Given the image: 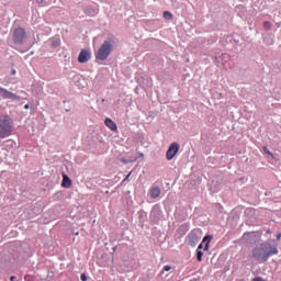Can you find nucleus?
<instances>
[{
  "label": "nucleus",
  "mask_w": 281,
  "mask_h": 281,
  "mask_svg": "<svg viewBox=\"0 0 281 281\" xmlns=\"http://www.w3.org/2000/svg\"><path fill=\"white\" fill-rule=\"evenodd\" d=\"M278 247L271 245L269 241L261 243L251 251L252 258H255L257 262L260 263L267 262L271 256H278Z\"/></svg>",
  "instance_id": "nucleus-1"
},
{
  "label": "nucleus",
  "mask_w": 281,
  "mask_h": 281,
  "mask_svg": "<svg viewBox=\"0 0 281 281\" xmlns=\"http://www.w3.org/2000/svg\"><path fill=\"white\" fill-rule=\"evenodd\" d=\"M113 45H115V41H104L103 44L100 46L98 53L95 54L97 60H106V58H109V56H111V53L113 52Z\"/></svg>",
  "instance_id": "nucleus-2"
},
{
  "label": "nucleus",
  "mask_w": 281,
  "mask_h": 281,
  "mask_svg": "<svg viewBox=\"0 0 281 281\" xmlns=\"http://www.w3.org/2000/svg\"><path fill=\"white\" fill-rule=\"evenodd\" d=\"M12 135V119L9 115L0 116V139Z\"/></svg>",
  "instance_id": "nucleus-3"
},
{
  "label": "nucleus",
  "mask_w": 281,
  "mask_h": 281,
  "mask_svg": "<svg viewBox=\"0 0 281 281\" xmlns=\"http://www.w3.org/2000/svg\"><path fill=\"white\" fill-rule=\"evenodd\" d=\"M201 238H203V231H201V228H194L188 234L187 243L191 247H196Z\"/></svg>",
  "instance_id": "nucleus-4"
},
{
  "label": "nucleus",
  "mask_w": 281,
  "mask_h": 281,
  "mask_svg": "<svg viewBox=\"0 0 281 281\" xmlns=\"http://www.w3.org/2000/svg\"><path fill=\"white\" fill-rule=\"evenodd\" d=\"M25 38H27V33L25 32V29L18 27L13 31V43L15 45H23L25 43Z\"/></svg>",
  "instance_id": "nucleus-5"
},
{
  "label": "nucleus",
  "mask_w": 281,
  "mask_h": 281,
  "mask_svg": "<svg viewBox=\"0 0 281 281\" xmlns=\"http://www.w3.org/2000/svg\"><path fill=\"white\" fill-rule=\"evenodd\" d=\"M0 97L2 98V100H12L13 102L21 100V97L14 94L13 92L9 91L3 87H0Z\"/></svg>",
  "instance_id": "nucleus-6"
},
{
  "label": "nucleus",
  "mask_w": 281,
  "mask_h": 281,
  "mask_svg": "<svg viewBox=\"0 0 281 281\" xmlns=\"http://www.w3.org/2000/svg\"><path fill=\"white\" fill-rule=\"evenodd\" d=\"M179 144L178 143H171L168 150H167V154H166V157L168 159V161H172V159H175V157L177 156V153H179Z\"/></svg>",
  "instance_id": "nucleus-7"
},
{
  "label": "nucleus",
  "mask_w": 281,
  "mask_h": 281,
  "mask_svg": "<svg viewBox=\"0 0 281 281\" xmlns=\"http://www.w3.org/2000/svg\"><path fill=\"white\" fill-rule=\"evenodd\" d=\"M91 60V50L82 49L78 56V63L85 64Z\"/></svg>",
  "instance_id": "nucleus-8"
},
{
  "label": "nucleus",
  "mask_w": 281,
  "mask_h": 281,
  "mask_svg": "<svg viewBox=\"0 0 281 281\" xmlns=\"http://www.w3.org/2000/svg\"><path fill=\"white\" fill-rule=\"evenodd\" d=\"M212 238H213L212 235H206V236L203 238L202 243L198 246L196 251H201V249H203V243H205L204 251H209V249H210V243H211ZM206 240H207V241H206Z\"/></svg>",
  "instance_id": "nucleus-9"
},
{
  "label": "nucleus",
  "mask_w": 281,
  "mask_h": 281,
  "mask_svg": "<svg viewBox=\"0 0 281 281\" xmlns=\"http://www.w3.org/2000/svg\"><path fill=\"white\" fill-rule=\"evenodd\" d=\"M188 232H190V223H184L180 225L177 229V234H179V236H186Z\"/></svg>",
  "instance_id": "nucleus-10"
},
{
  "label": "nucleus",
  "mask_w": 281,
  "mask_h": 281,
  "mask_svg": "<svg viewBox=\"0 0 281 281\" xmlns=\"http://www.w3.org/2000/svg\"><path fill=\"white\" fill-rule=\"evenodd\" d=\"M105 126L111 131H117V124H115L111 119H105Z\"/></svg>",
  "instance_id": "nucleus-11"
},
{
  "label": "nucleus",
  "mask_w": 281,
  "mask_h": 281,
  "mask_svg": "<svg viewBox=\"0 0 281 281\" xmlns=\"http://www.w3.org/2000/svg\"><path fill=\"white\" fill-rule=\"evenodd\" d=\"M159 194H161V189H159V187H154L150 189L151 199H158Z\"/></svg>",
  "instance_id": "nucleus-12"
},
{
  "label": "nucleus",
  "mask_w": 281,
  "mask_h": 281,
  "mask_svg": "<svg viewBox=\"0 0 281 281\" xmlns=\"http://www.w3.org/2000/svg\"><path fill=\"white\" fill-rule=\"evenodd\" d=\"M61 186L63 188H71V179H69V176L64 175Z\"/></svg>",
  "instance_id": "nucleus-13"
},
{
  "label": "nucleus",
  "mask_w": 281,
  "mask_h": 281,
  "mask_svg": "<svg viewBox=\"0 0 281 281\" xmlns=\"http://www.w3.org/2000/svg\"><path fill=\"white\" fill-rule=\"evenodd\" d=\"M85 12H86V14H88V16H94V14H95V9H93V8H91V7H87V8L85 9Z\"/></svg>",
  "instance_id": "nucleus-14"
},
{
  "label": "nucleus",
  "mask_w": 281,
  "mask_h": 281,
  "mask_svg": "<svg viewBox=\"0 0 281 281\" xmlns=\"http://www.w3.org/2000/svg\"><path fill=\"white\" fill-rule=\"evenodd\" d=\"M52 45H53V47H60V38H58V37H55V38H53L52 40Z\"/></svg>",
  "instance_id": "nucleus-15"
},
{
  "label": "nucleus",
  "mask_w": 281,
  "mask_h": 281,
  "mask_svg": "<svg viewBox=\"0 0 281 281\" xmlns=\"http://www.w3.org/2000/svg\"><path fill=\"white\" fill-rule=\"evenodd\" d=\"M218 58H222L221 63L223 65L224 63H227V60H229V55L227 53H224L221 56H218Z\"/></svg>",
  "instance_id": "nucleus-16"
},
{
  "label": "nucleus",
  "mask_w": 281,
  "mask_h": 281,
  "mask_svg": "<svg viewBox=\"0 0 281 281\" xmlns=\"http://www.w3.org/2000/svg\"><path fill=\"white\" fill-rule=\"evenodd\" d=\"M164 19H166L167 21H172V13L170 11H165Z\"/></svg>",
  "instance_id": "nucleus-17"
},
{
  "label": "nucleus",
  "mask_w": 281,
  "mask_h": 281,
  "mask_svg": "<svg viewBox=\"0 0 281 281\" xmlns=\"http://www.w3.org/2000/svg\"><path fill=\"white\" fill-rule=\"evenodd\" d=\"M196 260L198 262L203 260V250H196Z\"/></svg>",
  "instance_id": "nucleus-18"
},
{
  "label": "nucleus",
  "mask_w": 281,
  "mask_h": 281,
  "mask_svg": "<svg viewBox=\"0 0 281 281\" xmlns=\"http://www.w3.org/2000/svg\"><path fill=\"white\" fill-rule=\"evenodd\" d=\"M263 29L265 30H270L271 29V22H268V21L263 22Z\"/></svg>",
  "instance_id": "nucleus-19"
},
{
  "label": "nucleus",
  "mask_w": 281,
  "mask_h": 281,
  "mask_svg": "<svg viewBox=\"0 0 281 281\" xmlns=\"http://www.w3.org/2000/svg\"><path fill=\"white\" fill-rule=\"evenodd\" d=\"M170 269H172V267L170 266H165L162 271L160 272V276H164L165 271H170Z\"/></svg>",
  "instance_id": "nucleus-20"
},
{
  "label": "nucleus",
  "mask_w": 281,
  "mask_h": 281,
  "mask_svg": "<svg viewBox=\"0 0 281 281\" xmlns=\"http://www.w3.org/2000/svg\"><path fill=\"white\" fill-rule=\"evenodd\" d=\"M263 151H265L266 155H268L269 157H273V154L269 150V148L263 147Z\"/></svg>",
  "instance_id": "nucleus-21"
},
{
  "label": "nucleus",
  "mask_w": 281,
  "mask_h": 281,
  "mask_svg": "<svg viewBox=\"0 0 281 281\" xmlns=\"http://www.w3.org/2000/svg\"><path fill=\"white\" fill-rule=\"evenodd\" d=\"M254 236H256L255 233H247V234H244V238H254Z\"/></svg>",
  "instance_id": "nucleus-22"
},
{
  "label": "nucleus",
  "mask_w": 281,
  "mask_h": 281,
  "mask_svg": "<svg viewBox=\"0 0 281 281\" xmlns=\"http://www.w3.org/2000/svg\"><path fill=\"white\" fill-rule=\"evenodd\" d=\"M80 279H81V281H87V274L82 273Z\"/></svg>",
  "instance_id": "nucleus-23"
},
{
  "label": "nucleus",
  "mask_w": 281,
  "mask_h": 281,
  "mask_svg": "<svg viewBox=\"0 0 281 281\" xmlns=\"http://www.w3.org/2000/svg\"><path fill=\"white\" fill-rule=\"evenodd\" d=\"M74 80H76V82H79L80 81V75L75 76Z\"/></svg>",
  "instance_id": "nucleus-24"
},
{
  "label": "nucleus",
  "mask_w": 281,
  "mask_h": 281,
  "mask_svg": "<svg viewBox=\"0 0 281 281\" xmlns=\"http://www.w3.org/2000/svg\"><path fill=\"white\" fill-rule=\"evenodd\" d=\"M121 161L122 164H125V165L128 164V160H126V158H122Z\"/></svg>",
  "instance_id": "nucleus-25"
},
{
  "label": "nucleus",
  "mask_w": 281,
  "mask_h": 281,
  "mask_svg": "<svg viewBox=\"0 0 281 281\" xmlns=\"http://www.w3.org/2000/svg\"><path fill=\"white\" fill-rule=\"evenodd\" d=\"M10 280H11V281H19V280L16 279V277H14V276H12V277L10 278Z\"/></svg>",
  "instance_id": "nucleus-26"
},
{
  "label": "nucleus",
  "mask_w": 281,
  "mask_h": 281,
  "mask_svg": "<svg viewBox=\"0 0 281 281\" xmlns=\"http://www.w3.org/2000/svg\"><path fill=\"white\" fill-rule=\"evenodd\" d=\"M11 74H12V76H16V70L13 69V70L11 71Z\"/></svg>",
  "instance_id": "nucleus-27"
},
{
  "label": "nucleus",
  "mask_w": 281,
  "mask_h": 281,
  "mask_svg": "<svg viewBox=\"0 0 281 281\" xmlns=\"http://www.w3.org/2000/svg\"><path fill=\"white\" fill-rule=\"evenodd\" d=\"M24 109H25V110L30 109V104H25V105H24Z\"/></svg>",
  "instance_id": "nucleus-28"
},
{
  "label": "nucleus",
  "mask_w": 281,
  "mask_h": 281,
  "mask_svg": "<svg viewBox=\"0 0 281 281\" xmlns=\"http://www.w3.org/2000/svg\"><path fill=\"white\" fill-rule=\"evenodd\" d=\"M280 238H281V234H279V235L277 236V239H278V240H280Z\"/></svg>",
  "instance_id": "nucleus-29"
},
{
  "label": "nucleus",
  "mask_w": 281,
  "mask_h": 281,
  "mask_svg": "<svg viewBox=\"0 0 281 281\" xmlns=\"http://www.w3.org/2000/svg\"><path fill=\"white\" fill-rule=\"evenodd\" d=\"M7 143H8V144H13L14 142H12V140H7Z\"/></svg>",
  "instance_id": "nucleus-30"
},
{
  "label": "nucleus",
  "mask_w": 281,
  "mask_h": 281,
  "mask_svg": "<svg viewBox=\"0 0 281 281\" xmlns=\"http://www.w3.org/2000/svg\"><path fill=\"white\" fill-rule=\"evenodd\" d=\"M37 1V3H43V0H36Z\"/></svg>",
  "instance_id": "nucleus-31"
},
{
  "label": "nucleus",
  "mask_w": 281,
  "mask_h": 281,
  "mask_svg": "<svg viewBox=\"0 0 281 281\" xmlns=\"http://www.w3.org/2000/svg\"><path fill=\"white\" fill-rule=\"evenodd\" d=\"M128 177H131V173L127 175L126 179H128Z\"/></svg>",
  "instance_id": "nucleus-32"
},
{
  "label": "nucleus",
  "mask_w": 281,
  "mask_h": 281,
  "mask_svg": "<svg viewBox=\"0 0 281 281\" xmlns=\"http://www.w3.org/2000/svg\"><path fill=\"white\" fill-rule=\"evenodd\" d=\"M140 157H144V154H140Z\"/></svg>",
  "instance_id": "nucleus-33"
}]
</instances>
